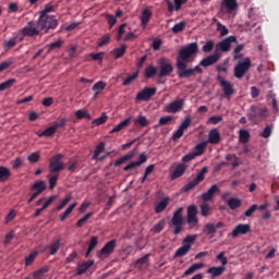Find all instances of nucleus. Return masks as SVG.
Here are the masks:
<instances>
[{"mask_svg":"<svg viewBox=\"0 0 279 279\" xmlns=\"http://www.w3.org/2000/svg\"><path fill=\"white\" fill-rule=\"evenodd\" d=\"M195 53H197V43H192L179 51V56L177 58L179 77H193L195 73H202V68H199V65H196L193 69H186V66H189V62H193Z\"/></svg>","mask_w":279,"mask_h":279,"instance_id":"f257e3e1","label":"nucleus"},{"mask_svg":"<svg viewBox=\"0 0 279 279\" xmlns=\"http://www.w3.org/2000/svg\"><path fill=\"white\" fill-rule=\"evenodd\" d=\"M184 211L183 207H179L172 215L170 226H172L173 234L178 236L184 230V217H182V213Z\"/></svg>","mask_w":279,"mask_h":279,"instance_id":"f03ea898","label":"nucleus"},{"mask_svg":"<svg viewBox=\"0 0 279 279\" xmlns=\"http://www.w3.org/2000/svg\"><path fill=\"white\" fill-rule=\"evenodd\" d=\"M37 27H39L41 32L43 29L49 32V29H56L58 27V21L53 15L40 13V16L37 21Z\"/></svg>","mask_w":279,"mask_h":279,"instance_id":"7ed1b4c3","label":"nucleus"},{"mask_svg":"<svg viewBox=\"0 0 279 279\" xmlns=\"http://www.w3.org/2000/svg\"><path fill=\"white\" fill-rule=\"evenodd\" d=\"M206 173H208V167H203L202 170L196 175V178L194 180L187 182L181 189L182 193H189V191H193V189H195V186H198L199 184H202V182H204V180L206 178Z\"/></svg>","mask_w":279,"mask_h":279,"instance_id":"20e7f679","label":"nucleus"},{"mask_svg":"<svg viewBox=\"0 0 279 279\" xmlns=\"http://www.w3.org/2000/svg\"><path fill=\"white\" fill-rule=\"evenodd\" d=\"M63 158L64 155L62 154H57L50 158L49 173H60V171L64 170V162H62Z\"/></svg>","mask_w":279,"mask_h":279,"instance_id":"39448f33","label":"nucleus"},{"mask_svg":"<svg viewBox=\"0 0 279 279\" xmlns=\"http://www.w3.org/2000/svg\"><path fill=\"white\" fill-rule=\"evenodd\" d=\"M252 66V61L250 58H245L243 61H240L235 66H234V77L238 80H241L244 77L245 73L250 71V68Z\"/></svg>","mask_w":279,"mask_h":279,"instance_id":"423d86ee","label":"nucleus"},{"mask_svg":"<svg viewBox=\"0 0 279 279\" xmlns=\"http://www.w3.org/2000/svg\"><path fill=\"white\" fill-rule=\"evenodd\" d=\"M159 64V76L160 77H169L171 73H173V65L171 64V61L167 58H160L158 60Z\"/></svg>","mask_w":279,"mask_h":279,"instance_id":"0eeeda50","label":"nucleus"},{"mask_svg":"<svg viewBox=\"0 0 279 279\" xmlns=\"http://www.w3.org/2000/svg\"><path fill=\"white\" fill-rule=\"evenodd\" d=\"M186 223L189 225L190 230H193V228H197V226H199V219L197 218V206L191 205L187 207Z\"/></svg>","mask_w":279,"mask_h":279,"instance_id":"6e6552de","label":"nucleus"},{"mask_svg":"<svg viewBox=\"0 0 279 279\" xmlns=\"http://www.w3.org/2000/svg\"><path fill=\"white\" fill-rule=\"evenodd\" d=\"M232 43H236V36H229L225 39H222L220 43H218L215 46V53H223L230 51V48L232 47Z\"/></svg>","mask_w":279,"mask_h":279,"instance_id":"1a4fd4ad","label":"nucleus"},{"mask_svg":"<svg viewBox=\"0 0 279 279\" xmlns=\"http://www.w3.org/2000/svg\"><path fill=\"white\" fill-rule=\"evenodd\" d=\"M184 108V98H179L166 105L163 107V112H168V114H177Z\"/></svg>","mask_w":279,"mask_h":279,"instance_id":"9d476101","label":"nucleus"},{"mask_svg":"<svg viewBox=\"0 0 279 279\" xmlns=\"http://www.w3.org/2000/svg\"><path fill=\"white\" fill-rule=\"evenodd\" d=\"M23 36H28V37H34V36H38V34H40V27H38V23L37 22H28V24L21 28L20 31Z\"/></svg>","mask_w":279,"mask_h":279,"instance_id":"9b49d317","label":"nucleus"},{"mask_svg":"<svg viewBox=\"0 0 279 279\" xmlns=\"http://www.w3.org/2000/svg\"><path fill=\"white\" fill-rule=\"evenodd\" d=\"M64 125H66V119H61L59 122H54L50 128L46 129L43 132H38L37 136L43 137H49V136H53L54 132H58L59 128H64Z\"/></svg>","mask_w":279,"mask_h":279,"instance_id":"f8f14e48","label":"nucleus"},{"mask_svg":"<svg viewBox=\"0 0 279 279\" xmlns=\"http://www.w3.org/2000/svg\"><path fill=\"white\" fill-rule=\"evenodd\" d=\"M217 80L225 93V97H227V99H230V97L234 95V85H232V83H230L229 81H226V78H223L221 75H218Z\"/></svg>","mask_w":279,"mask_h":279,"instance_id":"ddd939ff","label":"nucleus"},{"mask_svg":"<svg viewBox=\"0 0 279 279\" xmlns=\"http://www.w3.org/2000/svg\"><path fill=\"white\" fill-rule=\"evenodd\" d=\"M226 225L221 221L217 222L216 225L214 222H209L204 226L203 228V234H206V236H215L217 234V230H221Z\"/></svg>","mask_w":279,"mask_h":279,"instance_id":"4468645a","label":"nucleus"},{"mask_svg":"<svg viewBox=\"0 0 279 279\" xmlns=\"http://www.w3.org/2000/svg\"><path fill=\"white\" fill-rule=\"evenodd\" d=\"M114 250H117V240H110L98 252V256L99 258H101V256H105L106 258H108V256L114 254Z\"/></svg>","mask_w":279,"mask_h":279,"instance_id":"2eb2a0df","label":"nucleus"},{"mask_svg":"<svg viewBox=\"0 0 279 279\" xmlns=\"http://www.w3.org/2000/svg\"><path fill=\"white\" fill-rule=\"evenodd\" d=\"M238 8L239 3L236 0H222L220 4L221 12H226V14H232V12H235Z\"/></svg>","mask_w":279,"mask_h":279,"instance_id":"dca6fc26","label":"nucleus"},{"mask_svg":"<svg viewBox=\"0 0 279 279\" xmlns=\"http://www.w3.org/2000/svg\"><path fill=\"white\" fill-rule=\"evenodd\" d=\"M156 95V87H146L136 95L137 101H149Z\"/></svg>","mask_w":279,"mask_h":279,"instance_id":"f3484780","label":"nucleus"},{"mask_svg":"<svg viewBox=\"0 0 279 279\" xmlns=\"http://www.w3.org/2000/svg\"><path fill=\"white\" fill-rule=\"evenodd\" d=\"M191 128V117L184 119L179 129L173 133V141H178V138H182L184 136V130H189Z\"/></svg>","mask_w":279,"mask_h":279,"instance_id":"a211bd4d","label":"nucleus"},{"mask_svg":"<svg viewBox=\"0 0 279 279\" xmlns=\"http://www.w3.org/2000/svg\"><path fill=\"white\" fill-rule=\"evenodd\" d=\"M267 114H268L267 107H260V108L251 107V112L247 114V117L251 120H254L257 117H259L260 119H266Z\"/></svg>","mask_w":279,"mask_h":279,"instance_id":"6ab92c4d","label":"nucleus"},{"mask_svg":"<svg viewBox=\"0 0 279 279\" xmlns=\"http://www.w3.org/2000/svg\"><path fill=\"white\" fill-rule=\"evenodd\" d=\"M251 231H252V227H250V225L240 223L232 230L231 236H233V239H236L239 234H248V232Z\"/></svg>","mask_w":279,"mask_h":279,"instance_id":"aec40b11","label":"nucleus"},{"mask_svg":"<svg viewBox=\"0 0 279 279\" xmlns=\"http://www.w3.org/2000/svg\"><path fill=\"white\" fill-rule=\"evenodd\" d=\"M219 60H221V52H215L214 54L204 58L201 61V66H213V64H216Z\"/></svg>","mask_w":279,"mask_h":279,"instance_id":"412c9836","label":"nucleus"},{"mask_svg":"<svg viewBox=\"0 0 279 279\" xmlns=\"http://www.w3.org/2000/svg\"><path fill=\"white\" fill-rule=\"evenodd\" d=\"M219 191V186L217 184H213L205 193L202 194L203 202H210Z\"/></svg>","mask_w":279,"mask_h":279,"instance_id":"4be33fe9","label":"nucleus"},{"mask_svg":"<svg viewBox=\"0 0 279 279\" xmlns=\"http://www.w3.org/2000/svg\"><path fill=\"white\" fill-rule=\"evenodd\" d=\"M186 169H189V166L185 163H179L171 173V180H178V178H182V175L186 173Z\"/></svg>","mask_w":279,"mask_h":279,"instance_id":"5701e85b","label":"nucleus"},{"mask_svg":"<svg viewBox=\"0 0 279 279\" xmlns=\"http://www.w3.org/2000/svg\"><path fill=\"white\" fill-rule=\"evenodd\" d=\"M93 265H95V260H93V259L84 262L82 264H77L76 276H82V275L86 274L88 271V269H90V267H93Z\"/></svg>","mask_w":279,"mask_h":279,"instance_id":"b1692460","label":"nucleus"},{"mask_svg":"<svg viewBox=\"0 0 279 279\" xmlns=\"http://www.w3.org/2000/svg\"><path fill=\"white\" fill-rule=\"evenodd\" d=\"M144 162H147V155L141 154L140 159L137 161H132L129 165H126L123 168V171H130L132 169H135V167H141V165H144Z\"/></svg>","mask_w":279,"mask_h":279,"instance_id":"393cba45","label":"nucleus"},{"mask_svg":"<svg viewBox=\"0 0 279 279\" xmlns=\"http://www.w3.org/2000/svg\"><path fill=\"white\" fill-rule=\"evenodd\" d=\"M186 1L189 0H173V3L171 0H168L167 3L169 12H173V10H175V12H180V10H182V5H184Z\"/></svg>","mask_w":279,"mask_h":279,"instance_id":"a878e982","label":"nucleus"},{"mask_svg":"<svg viewBox=\"0 0 279 279\" xmlns=\"http://www.w3.org/2000/svg\"><path fill=\"white\" fill-rule=\"evenodd\" d=\"M208 143H210L211 145H217V143H219V141H206V142H202L199 144H197L195 146V150L193 151V154L197 157V156H202V154H204V149H206V145H208Z\"/></svg>","mask_w":279,"mask_h":279,"instance_id":"bb28decb","label":"nucleus"},{"mask_svg":"<svg viewBox=\"0 0 279 279\" xmlns=\"http://www.w3.org/2000/svg\"><path fill=\"white\" fill-rule=\"evenodd\" d=\"M56 199V195L50 196L43 205L41 208H38L35 210L33 217H40L41 213L44 210H46L47 208H49V206H51V204H53V201Z\"/></svg>","mask_w":279,"mask_h":279,"instance_id":"cd10ccee","label":"nucleus"},{"mask_svg":"<svg viewBox=\"0 0 279 279\" xmlns=\"http://www.w3.org/2000/svg\"><path fill=\"white\" fill-rule=\"evenodd\" d=\"M191 252V244H183L181 247H179L174 253V258H182L186 256Z\"/></svg>","mask_w":279,"mask_h":279,"instance_id":"c85d7f7f","label":"nucleus"},{"mask_svg":"<svg viewBox=\"0 0 279 279\" xmlns=\"http://www.w3.org/2000/svg\"><path fill=\"white\" fill-rule=\"evenodd\" d=\"M150 20H151V10L144 9V11L142 12V16H141L143 29H145V27H147Z\"/></svg>","mask_w":279,"mask_h":279,"instance_id":"c756f323","label":"nucleus"},{"mask_svg":"<svg viewBox=\"0 0 279 279\" xmlns=\"http://www.w3.org/2000/svg\"><path fill=\"white\" fill-rule=\"evenodd\" d=\"M226 271V266L210 267L207 274H210L211 278H219Z\"/></svg>","mask_w":279,"mask_h":279,"instance_id":"7c9ffc66","label":"nucleus"},{"mask_svg":"<svg viewBox=\"0 0 279 279\" xmlns=\"http://www.w3.org/2000/svg\"><path fill=\"white\" fill-rule=\"evenodd\" d=\"M204 266H205L204 263H195L183 272V276H193V274H195V271H197L199 269H204Z\"/></svg>","mask_w":279,"mask_h":279,"instance_id":"2f4dec72","label":"nucleus"},{"mask_svg":"<svg viewBox=\"0 0 279 279\" xmlns=\"http://www.w3.org/2000/svg\"><path fill=\"white\" fill-rule=\"evenodd\" d=\"M125 51H128V46L125 44L121 45V47L112 50L113 58L119 60V58H123L125 56Z\"/></svg>","mask_w":279,"mask_h":279,"instance_id":"473e14b6","label":"nucleus"},{"mask_svg":"<svg viewBox=\"0 0 279 279\" xmlns=\"http://www.w3.org/2000/svg\"><path fill=\"white\" fill-rule=\"evenodd\" d=\"M131 121H132V118L124 119L122 122H120L118 125H116L111 130V134H114L117 132H121V130H125V128H128V125H130Z\"/></svg>","mask_w":279,"mask_h":279,"instance_id":"72a5a7b5","label":"nucleus"},{"mask_svg":"<svg viewBox=\"0 0 279 279\" xmlns=\"http://www.w3.org/2000/svg\"><path fill=\"white\" fill-rule=\"evenodd\" d=\"M169 206V197H165L161 199L155 207V213L157 215H160V213H163V210Z\"/></svg>","mask_w":279,"mask_h":279,"instance_id":"f704fd0d","label":"nucleus"},{"mask_svg":"<svg viewBox=\"0 0 279 279\" xmlns=\"http://www.w3.org/2000/svg\"><path fill=\"white\" fill-rule=\"evenodd\" d=\"M47 185H45V181L40 180V181H36L32 186H31V191H35L39 194L44 193V191H46Z\"/></svg>","mask_w":279,"mask_h":279,"instance_id":"c9c22d12","label":"nucleus"},{"mask_svg":"<svg viewBox=\"0 0 279 279\" xmlns=\"http://www.w3.org/2000/svg\"><path fill=\"white\" fill-rule=\"evenodd\" d=\"M11 175L12 172H10V169L4 166H0V182H8Z\"/></svg>","mask_w":279,"mask_h":279,"instance_id":"e433bc0d","label":"nucleus"},{"mask_svg":"<svg viewBox=\"0 0 279 279\" xmlns=\"http://www.w3.org/2000/svg\"><path fill=\"white\" fill-rule=\"evenodd\" d=\"M227 204L231 210H236V208H241V198L231 197L227 201Z\"/></svg>","mask_w":279,"mask_h":279,"instance_id":"4c0bfd02","label":"nucleus"},{"mask_svg":"<svg viewBox=\"0 0 279 279\" xmlns=\"http://www.w3.org/2000/svg\"><path fill=\"white\" fill-rule=\"evenodd\" d=\"M129 32H130V26L128 24H122L119 27L117 40H123V38L128 36Z\"/></svg>","mask_w":279,"mask_h":279,"instance_id":"58836bf2","label":"nucleus"},{"mask_svg":"<svg viewBox=\"0 0 279 279\" xmlns=\"http://www.w3.org/2000/svg\"><path fill=\"white\" fill-rule=\"evenodd\" d=\"M49 180V189H56V184H58V178H60V173H50L47 175Z\"/></svg>","mask_w":279,"mask_h":279,"instance_id":"ea45409f","label":"nucleus"},{"mask_svg":"<svg viewBox=\"0 0 279 279\" xmlns=\"http://www.w3.org/2000/svg\"><path fill=\"white\" fill-rule=\"evenodd\" d=\"M106 86H107L106 82L104 81L97 82L92 88V90H94L95 93L94 97H97V95H99V93H101V90H104Z\"/></svg>","mask_w":279,"mask_h":279,"instance_id":"a19ab883","label":"nucleus"},{"mask_svg":"<svg viewBox=\"0 0 279 279\" xmlns=\"http://www.w3.org/2000/svg\"><path fill=\"white\" fill-rule=\"evenodd\" d=\"M156 73H158V68L154 66V65H149L145 69L144 75L145 77H147V80L154 77V75H156Z\"/></svg>","mask_w":279,"mask_h":279,"instance_id":"79ce46f5","label":"nucleus"},{"mask_svg":"<svg viewBox=\"0 0 279 279\" xmlns=\"http://www.w3.org/2000/svg\"><path fill=\"white\" fill-rule=\"evenodd\" d=\"M75 206H77V203H73L71 204L63 214L60 215V221H65L66 218L69 217V215H71V213H73V209L75 208Z\"/></svg>","mask_w":279,"mask_h":279,"instance_id":"37998d69","label":"nucleus"},{"mask_svg":"<svg viewBox=\"0 0 279 279\" xmlns=\"http://www.w3.org/2000/svg\"><path fill=\"white\" fill-rule=\"evenodd\" d=\"M106 121H108V114H106V112H102L99 118L93 120L92 125H96V126L104 125Z\"/></svg>","mask_w":279,"mask_h":279,"instance_id":"c03bdc74","label":"nucleus"},{"mask_svg":"<svg viewBox=\"0 0 279 279\" xmlns=\"http://www.w3.org/2000/svg\"><path fill=\"white\" fill-rule=\"evenodd\" d=\"M16 84V78H10L5 82L0 83V90H8V88H12Z\"/></svg>","mask_w":279,"mask_h":279,"instance_id":"a18cd8bd","label":"nucleus"},{"mask_svg":"<svg viewBox=\"0 0 279 279\" xmlns=\"http://www.w3.org/2000/svg\"><path fill=\"white\" fill-rule=\"evenodd\" d=\"M131 158H134V153L133 151H130L126 155H124L121 158H119L116 161L114 166L116 167H120V165H123V162H126V160H131Z\"/></svg>","mask_w":279,"mask_h":279,"instance_id":"49530a36","label":"nucleus"},{"mask_svg":"<svg viewBox=\"0 0 279 279\" xmlns=\"http://www.w3.org/2000/svg\"><path fill=\"white\" fill-rule=\"evenodd\" d=\"M76 119H88L90 121L92 117L90 113L86 109H80L75 112Z\"/></svg>","mask_w":279,"mask_h":279,"instance_id":"de8ad7c7","label":"nucleus"},{"mask_svg":"<svg viewBox=\"0 0 279 279\" xmlns=\"http://www.w3.org/2000/svg\"><path fill=\"white\" fill-rule=\"evenodd\" d=\"M166 225H167V221L165 219H161L157 225L154 226L153 232H155V234H160V232L165 230Z\"/></svg>","mask_w":279,"mask_h":279,"instance_id":"09e8293b","label":"nucleus"},{"mask_svg":"<svg viewBox=\"0 0 279 279\" xmlns=\"http://www.w3.org/2000/svg\"><path fill=\"white\" fill-rule=\"evenodd\" d=\"M135 125H141V128H147L149 125V120L145 116H138L135 120Z\"/></svg>","mask_w":279,"mask_h":279,"instance_id":"8fccbe9b","label":"nucleus"},{"mask_svg":"<svg viewBox=\"0 0 279 279\" xmlns=\"http://www.w3.org/2000/svg\"><path fill=\"white\" fill-rule=\"evenodd\" d=\"M73 199L71 194L65 195V197L61 201V203L56 207V210H62Z\"/></svg>","mask_w":279,"mask_h":279,"instance_id":"3c124183","label":"nucleus"},{"mask_svg":"<svg viewBox=\"0 0 279 279\" xmlns=\"http://www.w3.org/2000/svg\"><path fill=\"white\" fill-rule=\"evenodd\" d=\"M93 217V213H87L83 218L78 219L76 222V228H83L86 221Z\"/></svg>","mask_w":279,"mask_h":279,"instance_id":"603ef678","label":"nucleus"},{"mask_svg":"<svg viewBox=\"0 0 279 279\" xmlns=\"http://www.w3.org/2000/svg\"><path fill=\"white\" fill-rule=\"evenodd\" d=\"M48 271H49V266H44L40 269L33 272V278L40 279V276H43L44 274H48Z\"/></svg>","mask_w":279,"mask_h":279,"instance_id":"864d4df0","label":"nucleus"},{"mask_svg":"<svg viewBox=\"0 0 279 279\" xmlns=\"http://www.w3.org/2000/svg\"><path fill=\"white\" fill-rule=\"evenodd\" d=\"M138 77V72H134L133 74L129 75L126 78H124L122 85L123 86H130L134 80Z\"/></svg>","mask_w":279,"mask_h":279,"instance_id":"5fc2aeb1","label":"nucleus"},{"mask_svg":"<svg viewBox=\"0 0 279 279\" xmlns=\"http://www.w3.org/2000/svg\"><path fill=\"white\" fill-rule=\"evenodd\" d=\"M14 64V61L12 59H8L0 63V73H3V71H8L10 66Z\"/></svg>","mask_w":279,"mask_h":279,"instance_id":"6e6d98bb","label":"nucleus"},{"mask_svg":"<svg viewBox=\"0 0 279 279\" xmlns=\"http://www.w3.org/2000/svg\"><path fill=\"white\" fill-rule=\"evenodd\" d=\"M49 250H50V255L56 256V254H58V250H60V240H57L56 242L50 244Z\"/></svg>","mask_w":279,"mask_h":279,"instance_id":"4d7b16f0","label":"nucleus"},{"mask_svg":"<svg viewBox=\"0 0 279 279\" xmlns=\"http://www.w3.org/2000/svg\"><path fill=\"white\" fill-rule=\"evenodd\" d=\"M213 49H215V41L213 40L206 41L205 45L203 46L204 53H210Z\"/></svg>","mask_w":279,"mask_h":279,"instance_id":"13d9d810","label":"nucleus"},{"mask_svg":"<svg viewBox=\"0 0 279 279\" xmlns=\"http://www.w3.org/2000/svg\"><path fill=\"white\" fill-rule=\"evenodd\" d=\"M62 45H64V41L62 39L51 43L50 45L47 46L48 52L53 51V49H60Z\"/></svg>","mask_w":279,"mask_h":279,"instance_id":"bf43d9fd","label":"nucleus"},{"mask_svg":"<svg viewBox=\"0 0 279 279\" xmlns=\"http://www.w3.org/2000/svg\"><path fill=\"white\" fill-rule=\"evenodd\" d=\"M185 27H186V22H180L172 27V32L173 34H180V32H184Z\"/></svg>","mask_w":279,"mask_h":279,"instance_id":"052dcab7","label":"nucleus"},{"mask_svg":"<svg viewBox=\"0 0 279 279\" xmlns=\"http://www.w3.org/2000/svg\"><path fill=\"white\" fill-rule=\"evenodd\" d=\"M36 256H38V252H33L28 256L25 257V265L29 267L34 260H36Z\"/></svg>","mask_w":279,"mask_h":279,"instance_id":"680f3d73","label":"nucleus"},{"mask_svg":"<svg viewBox=\"0 0 279 279\" xmlns=\"http://www.w3.org/2000/svg\"><path fill=\"white\" fill-rule=\"evenodd\" d=\"M221 135L219 134V131L217 129L209 131L208 141H219Z\"/></svg>","mask_w":279,"mask_h":279,"instance_id":"e2e57ef3","label":"nucleus"},{"mask_svg":"<svg viewBox=\"0 0 279 279\" xmlns=\"http://www.w3.org/2000/svg\"><path fill=\"white\" fill-rule=\"evenodd\" d=\"M197 241V235H186L183 239V245H193Z\"/></svg>","mask_w":279,"mask_h":279,"instance_id":"0e129e2a","label":"nucleus"},{"mask_svg":"<svg viewBox=\"0 0 279 279\" xmlns=\"http://www.w3.org/2000/svg\"><path fill=\"white\" fill-rule=\"evenodd\" d=\"M217 32H219L220 36H228V27L221 24V22H217Z\"/></svg>","mask_w":279,"mask_h":279,"instance_id":"69168bd1","label":"nucleus"},{"mask_svg":"<svg viewBox=\"0 0 279 279\" xmlns=\"http://www.w3.org/2000/svg\"><path fill=\"white\" fill-rule=\"evenodd\" d=\"M110 43V35H104L98 39V47H106Z\"/></svg>","mask_w":279,"mask_h":279,"instance_id":"338daca9","label":"nucleus"},{"mask_svg":"<svg viewBox=\"0 0 279 279\" xmlns=\"http://www.w3.org/2000/svg\"><path fill=\"white\" fill-rule=\"evenodd\" d=\"M201 215H202V217H209V215H210V207H208V204H203L201 206Z\"/></svg>","mask_w":279,"mask_h":279,"instance_id":"774afa93","label":"nucleus"}]
</instances>
